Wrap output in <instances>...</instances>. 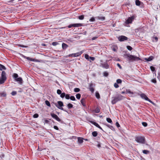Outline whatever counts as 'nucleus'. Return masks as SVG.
Here are the masks:
<instances>
[{"label":"nucleus","instance_id":"obj_31","mask_svg":"<svg viewBox=\"0 0 160 160\" xmlns=\"http://www.w3.org/2000/svg\"><path fill=\"white\" fill-rule=\"evenodd\" d=\"M106 120L108 122L110 123H111L112 122L111 119L109 118H107Z\"/></svg>","mask_w":160,"mask_h":160},{"label":"nucleus","instance_id":"obj_10","mask_svg":"<svg viewBox=\"0 0 160 160\" xmlns=\"http://www.w3.org/2000/svg\"><path fill=\"white\" fill-rule=\"evenodd\" d=\"M134 19V17H131L129 18L126 21V23L127 24H129L131 23L132 22V20Z\"/></svg>","mask_w":160,"mask_h":160},{"label":"nucleus","instance_id":"obj_34","mask_svg":"<svg viewBox=\"0 0 160 160\" xmlns=\"http://www.w3.org/2000/svg\"><path fill=\"white\" fill-rule=\"evenodd\" d=\"M84 18L83 15H80L78 16V18L80 20H83Z\"/></svg>","mask_w":160,"mask_h":160},{"label":"nucleus","instance_id":"obj_64","mask_svg":"<svg viewBox=\"0 0 160 160\" xmlns=\"http://www.w3.org/2000/svg\"><path fill=\"white\" fill-rule=\"evenodd\" d=\"M21 47H25L23 45H20V46Z\"/></svg>","mask_w":160,"mask_h":160},{"label":"nucleus","instance_id":"obj_17","mask_svg":"<svg viewBox=\"0 0 160 160\" xmlns=\"http://www.w3.org/2000/svg\"><path fill=\"white\" fill-rule=\"evenodd\" d=\"M82 53L80 52H78L75 53H73V57H77L79 56Z\"/></svg>","mask_w":160,"mask_h":160},{"label":"nucleus","instance_id":"obj_50","mask_svg":"<svg viewBox=\"0 0 160 160\" xmlns=\"http://www.w3.org/2000/svg\"><path fill=\"white\" fill-rule=\"evenodd\" d=\"M85 58L87 59H88L89 58V56L88 54H86L85 56Z\"/></svg>","mask_w":160,"mask_h":160},{"label":"nucleus","instance_id":"obj_47","mask_svg":"<svg viewBox=\"0 0 160 160\" xmlns=\"http://www.w3.org/2000/svg\"><path fill=\"white\" fill-rule=\"evenodd\" d=\"M39 115L38 114H35L33 115V117L34 118H37L38 117Z\"/></svg>","mask_w":160,"mask_h":160},{"label":"nucleus","instance_id":"obj_22","mask_svg":"<svg viewBox=\"0 0 160 160\" xmlns=\"http://www.w3.org/2000/svg\"><path fill=\"white\" fill-rule=\"evenodd\" d=\"M3 69H6V68L3 65L0 64V70H2Z\"/></svg>","mask_w":160,"mask_h":160},{"label":"nucleus","instance_id":"obj_59","mask_svg":"<svg viewBox=\"0 0 160 160\" xmlns=\"http://www.w3.org/2000/svg\"><path fill=\"white\" fill-rule=\"evenodd\" d=\"M156 41H157L158 40V38L157 37H155L154 38Z\"/></svg>","mask_w":160,"mask_h":160},{"label":"nucleus","instance_id":"obj_33","mask_svg":"<svg viewBox=\"0 0 160 160\" xmlns=\"http://www.w3.org/2000/svg\"><path fill=\"white\" fill-rule=\"evenodd\" d=\"M45 103L48 106H49V107H50V103L48 101V100H46L45 101Z\"/></svg>","mask_w":160,"mask_h":160},{"label":"nucleus","instance_id":"obj_20","mask_svg":"<svg viewBox=\"0 0 160 160\" xmlns=\"http://www.w3.org/2000/svg\"><path fill=\"white\" fill-rule=\"evenodd\" d=\"M92 134L93 137H96L98 135V133L96 131H94L92 132Z\"/></svg>","mask_w":160,"mask_h":160},{"label":"nucleus","instance_id":"obj_45","mask_svg":"<svg viewBox=\"0 0 160 160\" xmlns=\"http://www.w3.org/2000/svg\"><path fill=\"white\" fill-rule=\"evenodd\" d=\"M114 86L116 88H117L119 87V85L117 83H115L114 84Z\"/></svg>","mask_w":160,"mask_h":160},{"label":"nucleus","instance_id":"obj_62","mask_svg":"<svg viewBox=\"0 0 160 160\" xmlns=\"http://www.w3.org/2000/svg\"><path fill=\"white\" fill-rule=\"evenodd\" d=\"M128 92L129 93H133L132 92H131V91H128Z\"/></svg>","mask_w":160,"mask_h":160},{"label":"nucleus","instance_id":"obj_42","mask_svg":"<svg viewBox=\"0 0 160 160\" xmlns=\"http://www.w3.org/2000/svg\"><path fill=\"white\" fill-rule=\"evenodd\" d=\"M17 92L16 91H13L12 92L11 94L12 95L14 96V95H16L17 94Z\"/></svg>","mask_w":160,"mask_h":160},{"label":"nucleus","instance_id":"obj_38","mask_svg":"<svg viewBox=\"0 0 160 160\" xmlns=\"http://www.w3.org/2000/svg\"><path fill=\"white\" fill-rule=\"evenodd\" d=\"M107 126L112 130L114 129V127L111 125H108Z\"/></svg>","mask_w":160,"mask_h":160},{"label":"nucleus","instance_id":"obj_11","mask_svg":"<svg viewBox=\"0 0 160 160\" xmlns=\"http://www.w3.org/2000/svg\"><path fill=\"white\" fill-rule=\"evenodd\" d=\"M23 57L24 58L27 59L28 60H30L31 61H38V60H36L34 59H32V58H31L29 57H27L26 56H25L23 55Z\"/></svg>","mask_w":160,"mask_h":160},{"label":"nucleus","instance_id":"obj_40","mask_svg":"<svg viewBox=\"0 0 160 160\" xmlns=\"http://www.w3.org/2000/svg\"><path fill=\"white\" fill-rule=\"evenodd\" d=\"M65 98L67 99H69L70 98V95L68 94H65Z\"/></svg>","mask_w":160,"mask_h":160},{"label":"nucleus","instance_id":"obj_52","mask_svg":"<svg viewBox=\"0 0 160 160\" xmlns=\"http://www.w3.org/2000/svg\"><path fill=\"white\" fill-rule=\"evenodd\" d=\"M57 44L58 43L56 42H54L52 43V45L53 46H56Z\"/></svg>","mask_w":160,"mask_h":160},{"label":"nucleus","instance_id":"obj_6","mask_svg":"<svg viewBox=\"0 0 160 160\" xmlns=\"http://www.w3.org/2000/svg\"><path fill=\"white\" fill-rule=\"evenodd\" d=\"M141 97L143 99L149 101L153 105H154L155 104L150 99H149L147 96L144 94L142 93L140 95Z\"/></svg>","mask_w":160,"mask_h":160},{"label":"nucleus","instance_id":"obj_53","mask_svg":"<svg viewBox=\"0 0 160 160\" xmlns=\"http://www.w3.org/2000/svg\"><path fill=\"white\" fill-rule=\"evenodd\" d=\"M116 125L117 126V127L118 128L120 127V125L119 123L118 122H116Z\"/></svg>","mask_w":160,"mask_h":160},{"label":"nucleus","instance_id":"obj_48","mask_svg":"<svg viewBox=\"0 0 160 160\" xmlns=\"http://www.w3.org/2000/svg\"><path fill=\"white\" fill-rule=\"evenodd\" d=\"M142 125L144 126V127H146L147 126V123L145 122H142Z\"/></svg>","mask_w":160,"mask_h":160},{"label":"nucleus","instance_id":"obj_41","mask_svg":"<svg viewBox=\"0 0 160 160\" xmlns=\"http://www.w3.org/2000/svg\"><path fill=\"white\" fill-rule=\"evenodd\" d=\"M150 68L151 70L152 71L154 72V71H155V68L153 66H151Z\"/></svg>","mask_w":160,"mask_h":160},{"label":"nucleus","instance_id":"obj_37","mask_svg":"<svg viewBox=\"0 0 160 160\" xmlns=\"http://www.w3.org/2000/svg\"><path fill=\"white\" fill-rule=\"evenodd\" d=\"M80 91V89L78 88H75L74 89V91L75 92H79Z\"/></svg>","mask_w":160,"mask_h":160},{"label":"nucleus","instance_id":"obj_57","mask_svg":"<svg viewBox=\"0 0 160 160\" xmlns=\"http://www.w3.org/2000/svg\"><path fill=\"white\" fill-rule=\"evenodd\" d=\"M117 66L119 67L120 69L122 68L121 66L120 65L119 63H118L117 64Z\"/></svg>","mask_w":160,"mask_h":160},{"label":"nucleus","instance_id":"obj_21","mask_svg":"<svg viewBox=\"0 0 160 160\" xmlns=\"http://www.w3.org/2000/svg\"><path fill=\"white\" fill-rule=\"evenodd\" d=\"M97 18L99 20H104L105 19V17H98Z\"/></svg>","mask_w":160,"mask_h":160},{"label":"nucleus","instance_id":"obj_1","mask_svg":"<svg viewBox=\"0 0 160 160\" xmlns=\"http://www.w3.org/2000/svg\"><path fill=\"white\" fill-rule=\"evenodd\" d=\"M124 57L125 58H127L130 61H133L136 60H139L140 59L135 56L130 55L129 53L124 55Z\"/></svg>","mask_w":160,"mask_h":160},{"label":"nucleus","instance_id":"obj_54","mask_svg":"<svg viewBox=\"0 0 160 160\" xmlns=\"http://www.w3.org/2000/svg\"><path fill=\"white\" fill-rule=\"evenodd\" d=\"M54 128L57 130H59V128H58V127L57 126H54Z\"/></svg>","mask_w":160,"mask_h":160},{"label":"nucleus","instance_id":"obj_60","mask_svg":"<svg viewBox=\"0 0 160 160\" xmlns=\"http://www.w3.org/2000/svg\"><path fill=\"white\" fill-rule=\"evenodd\" d=\"M72 24H70V25H68V28H70L71 27H72Z\"/></svg>","mask_w":160,"mask_h":160},{"label":"nucleus","instance_id":"obj_44","mask_svg":"<svg viewBox=\"0 0 160 160\" xmlns=\"http://www.w3.org/2000/svg\"><path fill=\"white\" fill-rule=\"evenodd\" d=\"M57 93L59 94L60 95L62 93V91H61L60 89H58L57 90Z\"/></svg>","mask_w":160,"mask_h":160},{"label":"nucleus","instance_id":"obj_5","mask_svg":"<svg viewBox=\"0 0 160 160\" xmlns=\"http://www.w3.org/2000/svg\"><path fill=\"white\" fill-rule=\"evenodd\" d=\"M57 103H54V105L56 107H57L58 108L60 109H61L62 110L64 111L67 112V111L65 110H64L63 108H62V107L63 106V104L62 102L61 101H58V102Z\"/></svg>","mask_w":160,"mask_h":160},{"label":"nucleus","instance_id":"obj_46","mask_svg":"<svg viewBox=\"0 0 160 160\" xmlns=\"http://www.w3.org/2000/svg\"><path fill=\"white\" fill-rule=\"evenodd\" d=\"M108 75V73L107 72H103V75L105 77H107Z\"/></svg>","mask_w":160,"mask_h":160},{"label":"nucleus","instance_id":"obj_13","mask_svg":"<svg viewBox=\"0 0 160 160\" xmlns=\"http://www.w3.org/2000/svg\"><path fill=\"white\" fill-rule=\"evenodd\" d=\"M72 27H79L82 26V24L81 23H75L72 24Z\"/></svg>","mask_w":160,"mask_h":160},{"label":"nucleus","instance_id":"obj_24","mask_svg":"<svg viewBox=\"0 0 160 160\" xmlns=\"http://www.w3.org/2000/svg\"><path fill=\"white\" fill-rule=\"evenodd\" d=\"M92 123L95 126H96V127H98V128L99 127V124L97 123V122H93Z\"/></svg>","mask_w":160,"mask_h":160},{"label":"nucleus","instance_id":"obj_2","mask_svg":"<svg viewBox=\"0 0 160 160\" xmlns=\"http://www.w3.org/2000/svg\"><path fill=\"white\" fill-rule=\"evenodd\" d=\"M124 98V97L121 95H118L112 98V99L111 101L112 103V104H114L118 101L123 100Z\"/></svg>","mask_w":160,"mask_h":160},{"label":"nucleus","instance_id":"obj_29","mask_svg":"<svg viewBox=\"0 0 160 160\" xmlns=\"http://www.w3.org/2000/svg\"><path fill=\"white\" fill-rule=\"evenodd\" d=\"M18 75L17 73H14L13 75V77L15 80L18 78Z\"/></svg>","mask_w":160,"mask_h":160},{"label":"nucleus","instance_id":"obj_25","mask_svg":"<svg viewBox=\"0 0 160 160\" xmlns=\"http://www.w3.org/2000/svg\"><path fill=\"white\" fill-rule=\"evenodd\" d=\"M0 97H6V94L4 92H0Z\"/></svg>","mask_w":160,"mask_h":160},{"label":"nucleus","instance_id":"obj_61","mask_svg":"<svg viewBox=\"0 0 160 160\" xmlns=\"http://www.w3.org/2000/svg\"><path fill=\"white\" fill-rule=\"evenodd\" d=\"M45 122L46 123H48L49 122V121L47 120H45Z\"/></svg>","mask_w":160,"mask_h":160},{"label":"nucleus","instance_id":"obj_35","mask_svg":"<svg viewBox=\"0 0 160 160\" xmlns=\"http://www.w3.org/2000/svg\"><path fill=\"white\" fill-rule=\"evenodd\" d=\"M153 57L152 56L150 57L149 58L147 59H146L148 61H150L152 60Z\"/></svg>","mask_w":160,"mask_h":160},{"label":"nucleus","instance_id":"obj_51","mask_svg":"<svg viewBox=\"0 0 160 160\" xmlns=\"http://www.w3.org/2000/svg\"><path fill=\"white\" fill-rule=\"evenodd\" d=\"M151 81L152 82L154 83H156L157 82L156 80L155 79H153Z\"/></svg>","mask_w":160,"mask_h":160},{"label":"nucleus","instance_id":"obj_15","mask_svg":"<svg viewBox=\"0 0 160 160\" xmlns=\"http://www.w3.org/2000/svg\"><path fill=\"white\" fill-rule=\"evenodd\" d=\"M78 142L79 143L81 144L83 142V138H82L79 137L78 138Z\"/></svg>","mask_w":160,"mask_h":160},{"label":"nucleus","instance_id":"obj_12","mask_svg":"<svg viewBox=\"0 0 160 160\" xmlns=\"http://www.w3.org/2000/svg\"><path fill=\"white\" fill-rule=\"evenodd\" d=\"M15 81H16L18 82L19 83L21 84L22 83L23 81L22 78L21 77L17 78L16 79Z\"/></svg>","mask_w":160,"mask_h":160},{"label":"nucleus","instance_id":"obj_18","mask_svg":"<svg viewBox=\"0 0 160 160\" xmlns=\"http://www.w3.org/2000/svg\"><path fill=\"white\" fill-rule=\"evenodd\" d=\"M62 47L63 49H65L68 47V45L67 44L63 43L62 44Z\"/></svg>","mask_w":160,"mask_h":160},{"label":"nucleus","instance_id":"obj_9","mask_svg":"<svg viewBox=\"0 0 160 160\" xmlns=\"http://www.w3.org/2000/svg\"><path fill=\"white\" fill-rule=\"evenodd\" d=\"M127 39L128 38L124 36H121L118 37V39L120 42L124 41Z\"/></svg>","mask_w":160,"mask_h":160},{"label":"nucleus","instance_id":"obj_3","mask_svg":"<svg viewBox=\"0 0 160 160\" xmlns=\"http://www.w3.org/2000/svg\"><path fill=\"white\" fill-rule=\"evenodd\" d=\"M6 79V73L4 71H2L1 74V78L0 79V84L3 83Z\"/></svg>","mask_w":160,"mask_h":160},{"label":"nucleus","instance_id":"obj_56","mask_svg":"<svg viewBox=\"0 0 160 160\" xmlns=\"http://www.w3.org/2000/svg\"><path fill=\"white\" fill-rule=\"evenodd\" d=\"M98 38V37H93L92 38V40H95L97 38Z\"/></svg>","mask_w":160,"mask_h":160},{"label":"nucleus","instance_id":"obj_55","mask_svg":"<svg viewBox=\"0 0 160 160\" xmlns=\"http://www.w3.org/2000/svg\"><path fill=\"white\" fill-rule=\"evenodd\" d=\"M89 58L92 61H93L95 59V58L94 57H90Z\"/></svg>","mask_w":160,"mask_h":160},{"label":"nucleus","instance_id":"obj_8","mask_svg":"<svg viewBox=\"0 0 160 160\" xmlns=\"http://www.w3.org/2000/svg\"><path fill=\"white\" fill-rule=\"evenodd\" d=\"M95 86V84L92 83L89 84V89L90 91L92 92L93 93L94 91V87Z\"/></svg>","mask_w":160,"mask_h":160},{"label":"nucleus","instance_id":"obj_19","mask_svg":"<svg viewBox=\"0 0 160 160\" xmlns=\"http://www.w3.org/2000/svg\"><path fill=\"white\" fill-rule=\"evenodd\" d=\"M135 3L136 5L139 6L141 4V2L139 0H136L135 1Z\"/></svg>","mask_w":160,"mask_h":160},{"label":"nucleus","instance_id":"obj_43","mask_svg":"<svg viewBox=\"0 0 160 160\" xmlns=\"http://www.w3.org/2000/svg\"><path fill=\"white\" fill-rule=\"evenodd\" d=\"M127 48L129 50L131 51L132 49V48L130 46H128L127 47Z\"/></svg>","mask_w":160,"mask_h":160},{"label":"nucleus","instance_id":"obj_63","mask_svg":"<svg viewBox=\"0 0 160 160\" xmlns=\"http://www.w3.org/2000/svg\"><path fill=\"white\" fill-rule=\"evenodd\" d=\"M98 128L102 130H103L102 128L100 126H99Z\"/></svg>","mask_w":160,"mask_h":160},{"label":"nucleus","instance_id":"obj_23","mask_svg":"<svg viewBox=\"0 0 160 160\" xmlns=\"http://www.w3.org/2000/svg\"><path fill=\"white\" fill-rule=\"evenodd\" d=\"M100 110L99 108L97 107L96 109L94 110L95 112L96 113H98L100 112Z\"/></svg>","mask_w":160,"mask_h":160},{"label":"nucleus","instance_id":"obj_7","mask_svg":"<svg viewBox=\"0 0 160 160\" xmlns=\"http://www.w3.org/2000/svg\"><path fill=\"white\" fill-rule=\"evenodd\" d=\"M50 115L53 118L55 119L57 121L60 122L62 123H63V122L61 120L58 116L56 114L53 113H51Z\"/></svg>","mask_w":160,"mask_h":160},{"label":"nucleus","instance_id":"obj_26","mask_svg":"<svg viewBox=\"0 0 160 160\" xmlns=\"http://www.w3.org/2000/svg\"><path fill=\"white\" fill-rule=\"evenodd\" d=\"M68 108L70 109L73 107V105L71 103H69L67 105Z\"/></svg>","mask_w":160,"mask_h":160},{"label":"nucleus","instance_id":"obj_36","mask_svg":"<svg viewBox=\"0 0 160 160\" xmlns=\"http://www.w3.org/2000/svg\"><path fill=\"white\" fill-rule=\"evenodd\" d=\"M117 83L118 84H119V83H121L122 82V81L121 79H118L117 80Z\"/></svg>","mask_w":160,"mask_h":160},{"label":"nucleus","instance_id":"obj_14","mask_svg":"<svg viewBox=\"0 0 160 160\" xmlns=\"http://www.w3.org/2000/svg\"><path fill=\"white\" fill-rule=\"evenodd\" d=\"M101 65L103 68L106 69H107L109 68V65L107 63L101 64Z\"/></svg>","mask_w":160,"mask_h":160},{"label":"nucleus","instance_id":"obj_4","mask_svg":"<svg viewBox=\"0 0 160 160\" xmlns=\"http://www.w3.org/2000/svg\"><path fill=\"white\" fill-rule=\"evenodd\" d=\"M135 140L138 142L144 143L145 142V139L144 137L142 136H137L135 137Z\"/></svg>","mask_w":160,"mask_h":160},{"label":"nucleus","instance_id":"obj_28","mask_svg":"<svg viewBox=\"0 0 160 160\" xmlns=\"http://www.w3.org/2000/svg\"><path fill=\"white\" fill-rule=\"evenodd\" d=\"M96 97L98 98L99 99L100 98V96L98 92H96V95H95Z\"/></svg>","mask_w":160,"mask_h":160},{"label":"nucleus","instance_id":"obj_30","mask_svg":"<svg viewBox=\"0 0 160 160\" xmlns=\"http://www.w3.org/2000/svg\"><path fill=\"white\" fill-rule=\"evenodd\" d=\"M142 152L144 154H148L149 153V151L147 150H144L142 151Z\"/></svg>","mask_w":160,"mask_h":160},{"label":"nucleus","instance_id":"obj_58","mask_svg":"<svg viewBox=\"0 0 160 160\" xmlns=\"http://www.w3.org/2000/svg\"><path fill=\"white\" fill-rule=\"evenodd\" d=\"M68 57H73V53L72 54H70L68 55Z\"/></svg>","mask_w":160,"mask_h":160},{"label":"nucleus","instance_id":"obj_27","mask_svg":"<svg viewBox=\"0 0 160 160\" xmlns=\"http://www.w3.org/2000/svg\"><path fill=\"white\" fill-rule=\"evenodd\" d=\"M65 92H63V93H62L61 94H60V97L61 98H64L65 96Z\"/></svg>","mask_w":160,"mask_h":160},{"label":"nucleus","instance_id":"obj_39","mask_svg":"<svg viewBox=\"0 0 160 160\" xmlns=\"http://www.w3.org/2000/svg\"><path fill=\"white\" fill-rule=\"evenodd\" d=\"M70 99L72 101H75L76 99L74 96H71L70 97Z\"/></svg>","mask_w":160,"mask_h":160},{"label":"nucleus","instance_id":"obj_32","mask_svg":"<svg viewBox=\"0 0 160 160\" xmlns=\"http://www.w3.org/2000/svg\"><path fill=\"white\" fill-rule=\"evenodd\" d=\"M76 97L78 99H80L81 98V94L80 93H78L76 95Z\"/></svg>","mask_w":160,"mask_h":160},{"label":"nucleus","instance_id":"obj_16","mask_svg":"<svg viewBox=\"0 0 160 160\" xmlns=\"http://www.w3.org/2000/svg\"><path fill=\"white\" fill-rule=\"evenodd\" d=\"M85 98H82L81 100V102L82 103V105H83V106H85L86 104L85 103Z\"/></svg>","mask_w":160,"mask_h":160},{"label":"nucleus","instance_id":"obj_49","mask_svg":"<svg viewBox=\"0 0 160 160\" xmlns=\"http://www.w3.org/2000/svg\"><path fill=\"white\" fill-rule=\"evenodd\" d=\"M89 21L90 22H94L95 21V18H92Z\"/></svg>","mask_w":160,"mask_h":160}]
</instances>
